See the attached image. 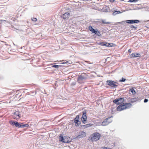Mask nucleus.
<instances>
[{"instance_id": "obj_1", "label": "nucleus", "mask_w": 149, "mask_h": 149, "mask_svg": "<svg viewBox=\"0 0 149 149\" xmlns=\"http://www.w3.org/2000/svg\"><path fill=\"white\" fill-rule=\"evenodd\" d=\"M9 123L13 126H15L16 127L18 128L27 127L29 126L28 124H24L23 123L18 122L16 121H14L13 120L9 121Z\"/></svg>"}, {"instance_id": "obj_2", "label": "nucleus", "mask_w": 149, "mask_h": 149, "mask_svg": "<svg viewBox=\"0 0 149 149\" xmlns=\"http://www.w3.org/2000/svg\"><path fill=\"white\" fill-rule=\"evenodd\" d=\"M132 104L130 103H123L118 106L117 108V110L118 111H120L127 108H130L132 106Z\"/></svg>"}, {"instance_id": "obj_3", "label": "nucleus", "mask_w": 149, "mask_h": 149, "mask_svg": "<svg viewBox=\"0 0 149 149\" xmlns=\"http://www.w3.org/2000/svg\"><path fill=\"white\" fill-rule=\"evenodd\" d=\"M59 139L60 141L65 143H69L72 141V139L68 136L67 137L65 136H63L62 134L60 135L59 137Z\"/></svg>"}, {"instance_id": "obj_4", "label": "nucleus", "mask_w": 149, "mask_h": 149, "mask_svg": "<svg viewBox=\"0 0 149 149\" xmlns=\"http://www.w3.org/2000/svg\"><path fill=\"white\" fill-rule=\"evenodd\" d=\"M106 84L110 87L111 88H113L117 87L119 84L118 82L112 80H107Z\"/></svg>"}, {"instance_id": "obj_5", "label": "nucleus", "mask_w": 149, "mask_h": 149, "mask_svg": "<svg viewBox=\"0 0 149 149\" xmlns=\"http://www.w3.org/2000/svg\"><path fill=\"white\" fill-rule=\"evenodd\" d=\"M125 100L123 97H120L116 98L113 101V102L117 105L123 104L124 102H126Z\"/></svg>"}, {"instance_id": "obj_6", "label": "nucleus", "mask_w": 149, "mask_h": 149, "mask_svg": "<svg viewBox=\"0 0 149 149\" xmlns=\"http://www.w3.org/2000/svg\"><path fill=\"white\" fill-rule=\"evenodd\" d=\"M87 78V74L85 73H83L78 77L77 81L79 83L81 84L84 80H86Z\"/></svg>"}, {"instance_id": "obj_7", "label": "nucleus", "mask_w": 149, "mask_h": 149, "mask_svg": "<svg viewBox=\"0 0 149 149\" xmlns=\"http://www.w3.org/2000/svg\"><path fill=\"white\" fill-rule=\"evenodd\" d=\"M91 139L93 141H97L99 140L101 136L100 134L98 132L93 133L91 135Z\"/></svg>"}, {"instance_id": "obj_8", "label": "nucleus", "mask_w": 149, "mask_h": 149, "mask_svg": "<svg viewBox=\"0 0 149 149\" xmlns=\"http://www.w3.org/2000/svg\"><path fill=\"white\" fill-rule=\"evenodd\" d=\"M111 117H113V116H111L105 119L102 122V126H106L111 122L112 120L110 119V118Z\"/></svg>"}, {"instance_id": "obj_9", "label": "nucleus", "mask_w": 149, "mask_h": 149, "mask_svg": "<svg viewBox=\"0 0 149 149\" xmlns=\"http://www.w3.org/2000/svg\"><path fill=\"white\" fill-rule=\"evenodd\" d=\"M82 114L81 118L82 122L84 124H86L87 121V116L86 115V110H84L82 111Z\"/></svg>"}, {"instance_id": "obj_10", "label": "nucleus", "mask_w": 149, "mask_h": 149, "mask_svg": "<svg viewBox=\"0 0 149 149\" xmlns=\"http://www.w3.org/2000/svg\"><path fill=\"white\" fill-rule=\"evenodd\" d=\"M79 116L77 115L76 117L74 119V122L75 123V126H79L81 124V122L79 120Z\"/></svg>"}, {"instance_id": "obj_11", "label": "nucleus", "mask_w": 149, "mask_h": 149, "mask_svg": "<svg viewBox=\"0 0 149 149\" xmlns=\"http://www.w3.org/2000/svg\"><path fill=\"white\" fill-rule=\"evenodd\" d=\"M129 57L131 58L140 57L141 56V55L137 53L134 52L129 56Z\"/></svg>"}, {"instance_id": "obj_12", "label": "nucleus", "mask_w": 149, "mask_h": 149, "mask_svg": "<svg viewBox=\"0 0 149 149\" xmlns=\"http://www.w3.org/2000/svg\"><path fill=\"white\" fill-rule=\"evenodd\" d=\"M86 136V132L83 131H82L79 132V135L76 138L78 139L80 138L85 137Z\"/></svg>"}, {"instance_id": "obj_13", "label": "nucleus", "mask_w": 149, "mask_h": 149, "mask_svg": "<svg viewBox=\"0 0 149 149\" xmlns=\"http://www.w3.org/2000/svg\"><path fill=\"white\" fill-rule=\"evenodd\" d=\"M127 23L130 24H133L134 23H138L139 22V21L137 19L134 20H128L125 21Z\"/></svg>"}, {"instance_id": "obj_14", "label": "nucleus", "mask_w": 149, "mask_h": 149, "mask_svg": "<svg viewBox=\"0 0 149 149\" xmlns=\"http://www.w3.org/2000/svg\"><path fill=\"white\" fill-rule=\"evenodd\" d=\"M70 13H65L64 14H63L61 17L63 19H68Z\"/></svg>"}, {"instance_id": "obj_15", "label": "nucleus", "mask_w": 149, "mask_h": 149, "mask_svg": "<svg viewBox=\"0 0 149 149\" xmlns=\"http://www.w3.org/2000/svg\"><path fill=\"white\" fill-rule=\"evenodd\" d=\"M139 100L138 99V97H134L130 98L128 101L132 103H134Z\"/></svg>"}, {"instance_id": "obj_16", "label": "nucleus", "mask_w": 149, "mask_h": 149, "mask_svg": "<svg viewBox=\"0 0 149 149\" xmlns=\"http://www.w3.org/2000/svg\"><path fill=\"white\" fill-rule=\"evenodd\" d=\"M92 125V124H88L83 125H81V127H83L84 128V129H85L88 127L91 126Z\"/></svg>"}, {"instance_id": "obj_17", "label": "nucleus", "mask_w": 149, "mask_h": 149, "mask_svg": "<svg viewBox=\"0 0 149 149\" xmlns=\"http://www.w3.org/2000/svg\"><path fill=\"white\" fill-rule=\"evenodd\" d=\"M19 113V111H16L14 113V115L16 116V117H15L16 119H19L21 117Z\"/></svg>"}, {"instance_id": "obj_18", "label": "nucleus", "mask_w": 149, "mask_h": 149, "mask_svg": "<svg viewBox=\"0 0 149 149\" xmlns=\"http://www.w3.org/2000/svg\"><path fill=\"white\" fill-rule=\"evenodd\" d=\"M107 42H97V43L98 45L103 46H105L107 47Z\"/></svg>"}, {"instance_id": "obj_19", "label": "nucleus", "mask_w": 149, "mask_h": 149, "mask_svg": "<svg viewBox=\"0 0 149 149\" xmlns=\"http://www.w3.org/2000/svg\"><path fill=\"white\" fill-rule=\"evenodd\" d=\"M122 13V12H120V11L118 10H114L113 11V15H115L116 14L120 13Z\"/></svg>"}, {"instance_id": "obj_20", "label": "nucleus", "mask_w": 149, "mask_h": 149, "mask_svg": "<svg viewBox=\"0 0 149 149\" xmlns=\"http://www.w3.org/2000/svg\"><path fill=\"white\" fill-rule=\"evenodd\" d=\"M129 91H131L133 95H135L136 93L135 91L133 88L130 89Z\"/></svg>"}, {"instance_id": "obj_21", "label": "nucleus", "mask_w": 149, "mask_h": 149, "mask_svg": "<svg viewBox=\"0 0 149 149\" xmlns=\"http://www.w3.org/2000/svg\"><path fill=\"white\" fill-rule=\"evenodd\" d=\"M107 47H113L114 45H115V44H114L113 43H108L107 42Z\"/></svg>"}, {"instance_id": "obj_22", "label": "nucleus", "mask_w": 149, "mask_h": 149, "mask_svg": "<svg viewBox=\"0 0 149 149\" xmlns=\"http://www.w3.org/2000/svg\"><path fill=\"white\" fill-rule=\"evenodd\" d=\"M104 20H102L101 21H102V24H110L111 23V22H106L104 21Z\"/></svg>"}, {"instance_id": "obj_23", "label": "nucleus", "mask_w": 149, "mask_h": 149, "mask_svg": "<svg viewBox=\"0 0 149 149\" xmlns=\"http://www.w3.org/2000/svg\"><path fill=\"white\" fill-rule=\"evenodd\" d=\"M88 29L89 31H91L92 33L94 29L91 26H89Z\"/></svg>"}, {"instance_id": "obj_24", "label": "nucleus", "mask_w": 149, "mask_h": 149, "mask_svg": "<svg viewBox=\"0 0 149 149\" xmlns=\"http://www.w3.org/2000/svg\"><path fill=\"white\" fill-rule=\"evenodd\" d=\"M126 80V79L123 77H122L121 79L119 81V82H123L125 81Z\"/></svg>"}, {"instance_id": "obj_25", "label": "nucleus", "mask_w": 149, "mask_h": 149, "mask_svg": "<svg viewBox=\"0 0 149 149\" xmlns=\"http://www.w3.org/2000/svg\"><path fill=\"white\" fill-rule=\"evenodd\" d=\"M5 22H6L8 23H9V21H8L4 20H3V19L0 20V23H4Z\"/></svg>"}, {"instance_id": "obj_26", "label": "nucleus", "mask_w": 149, "mask_h": 149, "mask_svg": "<svg viewBox=\"0 0 149 149\" xmlns=\"http://www.w3.org/2000/svg\"><path fill=\"white\" fill-rule=\"evenodd\" d=\"M61 66V65H54L52 66L54 68H59V67Z\"/></svg>"}, {"instance_id": "obj_27", "label": "nucleus", "mask_w": 149, "mask_h": 149, "mask_svg": "<svg viewBox=\"0 0 149 149\" xmlns=\"http://www.w3.org/2000/svg\"><path fill=\"white\" fill-rule=\"evenodd\" d=\"M130 27L131 28H132V29L134 28L135 29H137V26H134L133 25H131V26H130Z\"/></svg>"}, {"instance_id": "obj_28", "label": "nucleus", "mask_w": 149, "mask_h": 149, "mask_svg": "<svg viewBox=\"0 0 149 149\" xmlns=\"http://www.w3.org/2000/svg\"><path fill=\"white\" fill-rule=\"evenodd\" d=\"M138 1V0H130L128 1L129 2H136Z\"/></svg>"}, {"instance_id": "obj_29", "label": "nucleus", "mask_w": 149, "mask_h": 149, "mask_svg": "<svg viewBox=\"0 0 149 149\" xmlns=\"http://www.w3.org/2000/svg\"><path fill=\"white\" fill-rule=\"evenodd\" d=\"M98 31L97 29H94V30L93 31V32H92V33H94L95 34H97V32Z\"/></svg>"}, {"instance_id": "obj_30", "label": "nucleus", "mask_w": 149, "mask_h": 149, "mask_svg": "<svg viewBox=\"0 0 149 149\" xmlns=\"http://www.w3.org/2000/svg\"><path fill=\"white\" fill-rule=\"evenodd\" d=\"M31 19L32 21L34 22H36L37 20V19L36 18H32Z\"/></svg>"}, {"instance_id": "obj_31", "label": "nucleus", "mask_w": 149, "mask_h": 149, "mask_svg": "<svg viewBox=\"0 0 149 149\" xmlns=\"http://www.w3.org/2000/svg\"><path fill=\"white\" fill-rule=\"evenodd\" d=\"M97 34H96V35H97L98 36H101L100 32L98 31V30L97 31Z\"/></svg>"}, {"instance_id": "obj_32", "label": "nucleus", "mask_w": 149, "mask_h": 149, "mask_svg": "<svg viewBox=\"0 0 149 149\" xmlns=\"http://www.w3.org/2000/svg\"><path fill=\"white\" fill-rule=\"evenodd\" d=\"M97 34H96V35H97L98 36H101L100 32L98 31V30L97 31Z\"/></svg>"}, {"instance_id": "obj_33", "label": "nucleus", "mask_w": 149, "mask_h": 149, "mask_svg": "<svg viewBox=\"0 0 149 149\" xmlns=\"http://www.w3.org/2000/svg\"><path fill=\"white\" fill-rule=\"evenodd\" d=\"M97 34H96V35H97L98 36H101L100 32L98 31V30L97 31Z\"/></svg>"}, {"instance_id": "obj_34", "label": "nucleus", "mask_w": 149, "mask_h": 149, "mask_svg": "<svg viewBox=\"0 0 149 149\" xmlns=\"http://www.w3.org/2000/svg\"><path fill=\"white\" fill-rule=\"evenodd\" d=\"M61 63L62 64H69L71 63H69V61H67L65 62L62 63Z\"/></svg>"}, {"instance_id": "obj_35", "label": "nucleus", "mask_w": 149, "mask_h": 149, "mask_svg": "<svg viewBox=\"0 0 149 149\" xmlns=\"http://www.w3.org/2000/svg\"><path fill=\"white\" fill-rule=\"evenodd\" d=\"M148 101V100L147 99L145 98L144 100V103L147 102Z\"/></svg>"}, {"instance_id": "obj_36", "label": "nucleus", "mask_w": 149, "mask_h": 149, "mask_svg": "<svg viewBox=\"0 0 149 149\" xmlns=\"http://www.w3.org/2000/svg\"><path fill=\"white\" fill-rule=\"evenodd\" d=\"M22 31L19 30L18 29H17L16 31V32L18 33H19L20 32H21Z\"/></svg>"}, {"instance_id": "obj_37", "label": "nucleus", "mask_w": 149, "mask_h": 149, "mask_svg": "<svg viewBox=\"0 0 149 149\" xmlns=\"http://www.w3.org/2000/svg\"><path fill=\"white\" fill-rule=\"evenodd\" d=\"M101 23V21H96V23L97 24H100Z\"/></svg>"}, {"instance_id": "obj_38", "label": "nucleus", "mask_w": 149, "mask_h": 149, "mask_svg": "<svg viewBox=\"0 0 149 149\" xmlns=\"http://www.w3.org/2000/svg\"><path fill=\"white\" fill-rule=\"evenodd\" d=\"M109 148H107V147H104L102 149H108Z\"/></svg>"}, {"instance_id": "obj_39", "label": "nucleus", "mask_w": 149, "mask_h": 149, "mask_svg": "<svg viewBox=\"0 0 149 149\" xmlns=\"http://www.w3.org/2000/svg\"><path fill=\"white\" fill-rule=\"evenodd\" d=\"M132 52V50L130 49L128 50V52H129L130 53H131Z\"/></svg>"}, {"instance_id": "obj_40", "label": "nucleus", "mask_w": 149, "mask_h": 149, "mask_svg": "<svg viewBox=\"0 0 149 149\" xmlns=\"http://www.w3.org/2000/svg\"><path fill=\"white\" fill-rule=\"evenodd\" d=\"M15 117H16V116H14V115H13V118L14 119H17Z\"/></svg>"}, {"instance_id": "obj_41", "label": "nucleus", "mask_w": 149, "mask_h": 149, "mask_svg": "<svg viewBox=\"0 0 149 149\" xmlns=\"http://www.w3.org/2000/svg\"><path fill=\"white\" fill-rule=\"evenodd\" d=\"M109 1H110V2H114V0H109Z\"/></svg>"}, {"instance_id": "obj_42", "label": "nucleus", "mask_w": 149, "mask_h": 149, "mask_svg": "<svg viewBox=\"0 0 149 149\" xmlns=\"http://www.w3.org/2000/svg\"><path fill=\"white\" fill-rule=\"evenodd\" d=\"M15 18H14L13 17V19H12V20H13V21H15Z\"/></svg>"}, {"instance_id": "obj_43", "label": "nucleus", "mask_w": 149, "mask_h": 149, "mask_svg": "<svg viewBox=\"0 0 149 149\" xmlns=\"http://www.w3.org/2000/svg\"><path fill=\"white\" fill-rule=\"evenodd\" d=\"M10 19H11V20H12V19H13V17H11H11H10Z\"/></svg>"}, {"instance_id": "obj_44", "label": "nucleus", "mask_w": 149, "mask_h": 149, "mask_svg": "<svg viewBox=\"0 0 149 149\" xmlns=\"http://www.w3.org/2000/svg\"><path fill=\"white\" fill-rule=\"evenodd\" d=\"M73 84H74V85H75V84H76V83H73Z\"/></svg>"}, {"instance_id": "obj_45", "label": "nucleus", "mask_w": 149, "mask_h": 149, "mask_svg": "<svg viewBox=\"0 0 149 149\" xmlns=\"http://www.w3.org/2000/svg\"><path fill=\"white\" fill-rule=\"evenodd\" d=\"M13 91H12V92H11V94H12V93H13Z\"/></svg>"}, {"instance_id": "obj_46", "label": "nucleus", "mask_w": 149, "mask_h": 149, "mask_svg": "<svg viewBox=\"0 0 149 149\" xmlns=\"http://www.w3.org/2000/svg\"><path fill=\"white\" fill-rule=\"evenodd\" d=\"M119 22V23H122V22Z\"/></svg>"}, {"instance_id": "obj_47", "label": "nucleus", "mask_w": 149, "mask_h": 149, "mask_svg": "<svg viewBox=\"0 0 149 149\" xmlns=\"http://www.w3.org/2000/svg\"><path fill=\"white\" fill-rule=\"evenodd\" d=\"M22 47H21V49H22Z\"/></svg>"}, {"instance_id": "obj_48", "label": "nucleus", "mask_w": 149, "mask_h": 149, "mask_svg": "<svg viewBox=\"0 0 149 149\" xmlns=\"http://www.w3.org/2000/svg\"><path fill=\"white\" fill-rule=\"evenodd\" d=\"M108 149H110V148H109Z\"/></svg>"}]
</instances>
